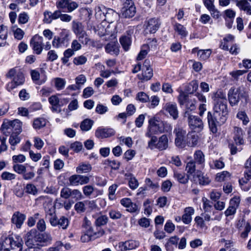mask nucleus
Returning a JSON list of instances; mask_svg holds the SVG:
<instances>
[{
	"mask_svg": "<svg viewBox=\"0 0 251 251\" xmlns=\"http://www.w3.org/2000/svg\"><path fill=\"white\" fill-rule=\"evenodd\" d=\"M213 102V113L208 112L207 120L210 130L213 133L217 132V126L223 125L227 119L228 110L226 93L218 90L212 94Z\"/></svg>",
	"mask_w": 251,
	"mask_h": 251,
	"instance_id": "obj_1",
	"label": "nucleus"
},
{
	"mask_svg": "<svg viewBox=\"0 0 251 251\" xmlns=\"http://www.w3.org/2000/svg\"><path fill=\"white\" fill-rule=\"evenodd\" d=\"M6 76L11 79L6 85V89L8 92H11L18 87L23 85L25 82L24 75L18 67L10 69Z\"/></svg>",
	"mask_w": 251,
	"mask_h": 251,
	"instance_id": "obj_2",
	"label": "nucleus"
},
{
	"mask_svg": "<svg viewBox=\"0 0 251 251\" xmlns=\"http://www.w3.org/2000/svg\"><path fill=\"white\" fill-rule=\"evenodd\" d=\"M228 99L231 106L238 105L240 100H246L248 94L243 86L231 88L228 92Z\"/></svg>",
	"mask_w": 251,
	"mask_h": 251,
	"instance_id": "obj_3",
	"label": "nucleus"
},
{
	"mask_svg": "<svg viewBox=\"0 0 251 251\" xmlns=\"http://www.w3.org/2000/svg\"><path fill=\"white\" fill-rule=\"evenodd\" d=\"M45 217L47 219L49 220L50 224L52 226H58L59 228L66 229L69 226L68 219L65 216H61L60 219H58L54 209H50L47 211Z\"/></svg>",
	"mask_w": 251,
	"mask_h": 251,
	"instance_id": "obj_4",
	"label": "nucleus"
},
{
	"mask_svg": "<svg viewBox=\"0 0 251 251\" xmlns=\"http://www.w3.org/2000/svg\"><path fill=\"white\" fill-rule=\"evenodd\" d=\"M22 123L18 119L12 121L5 120L3 122L1 128L3 133L8 136L10 134H20L22 131Z\"/></svg>",
	"mask_w": 251,
	"mask_h": 251,
	"instance_id": "obj_5",
	"label": "nucleus"
},
{
	"mask_svg": "<svg viewBox=\"0 0 251 251\" xmlns=\"http://www.w3.org/2000/svg\"><path fill=\"white\" fill-rule=\"evenodd\" d=\"M6 237L1 243L0 251H21L22 240L20 236Z\"/></svg>",
	"mask_w": 251,
	"mask_h": 251,
	"instance_id": "obj_6",
	"label": "nucleus"
},
{
	"mask_svg": "<svg viewBox=\"0 0 251 251\" xmlns=\"http://www.w3.org/2000/svg\"><path fill=\"white\" fill-rule=\"evenodd\" d=\"M161 133V126L158 123L157 120L154 118H151L149 121V126L146 136L149 138H151L149 141L150 146L153 144L154 142L157 141V138L155 135Z\"/></svg>",
	"mask_w": 251,
	"mask_h": 251,
	"instance_id": "obj_7",
	"label": "nucleus"
},
{
	"mask_svg": "<svg viewBox=\"0 0 251 251\" xmlns=\"http://www.w3.org/2000/svg\"><path fill=\"white\" fill-rule=\"evenodd\" d=\"M70 41L69 30L63 29L58 36H55L52 41V45L54 48H64L67 47Z\"/></svg>",
	"mask_w": 251,
	"mask_h": 251,
	"instance_id": "obj_8",
	"label": "nucleus"
},
{
	"mask_svg": "<svg viewBox=\"0 0 251 251\" xmlns=\"http://www.w3.org/2000/svg\"><path fill=\"white\" fill-rule=\"evenodd\" d=\"M188 116V122L190 128L194 132H199L203 128L202 120L197 116L191 115L186 111L184 117Z\"/></svg>",
	"mask_w": 251,
	"mask_h": 251,
	"instance_id": "obj_9",
	"label": "nucleus"
},
{
	"mask_svg": "<svg viewBox=\"0 0 251 251\" xmlns=\"http://www.w3.org/2000/svg\"><path fill=\"white\" fill-rule=\"evenodd\" d=\"M36 229H31L26 234L25 245L28 249H26L25 251H40L37 248L39 244L35 238L36 237Z\"/></svg>",
	"mask_w": 251,
	"mask_h": 251,
	"instance_id": "obj_10",
	"label": "nucleus"
},
{
	"mask_svg": "<svg viewBox=\"0 0 251 251\" xmlns=\"http://www.w3.org/2000/svg\"><path fill=\"white\" fill-rule=\"evenodd\" d=\"M151 61L149 59H146L142 68V73L138 74V78L142 81H148L153 76V71L151 67Z\"/></svg>",
	"mask_w": 251,
	"mask_h": 251,
	"instance_id": "obj_11",
	"label": "nucleus"
},
{
	"mask_svg": "<svg viewBox=\"0 0 251 251\" xmlns=\"http://www.w3.org/2000/svg\"><path fill=\"white\" fill-rule=\"evenodd\" d=\"M69 184L72 186H77L88 183L90 181V176L78 174L70 176L68 179Z\"/></svg>",
	"mask_w": 251,
	"mask_h": 251,
	"instance_id": "obj_12",
	"label": "nucleus"
},
{
	"mask_svg": "<svg viewBox=\"0 0 251 251\" xmlns=\"http://www.w3.org/2000/svg\"><path fill=\"white\" fill-rule=\"evenodd\" d=\"M56 6L63 12H71L76 9L78 5L72 0H59L56 2Z\"/></svg>",
	"mask_w": 251,
	"mask_h": 251,
	"instance_id": "obj_13",
	"label": "nucleus"
},
{
	"mask_svg": "<svg viewBox=\"0 0 251 251\" xmlns=\"http://www.w3.org/2000/svg\"><path fill=\"white\" fill-rule=\"evenodd\" d=\"M30 45L36 54H40L44 49L43 38L38 34L35 35L30 41Z\"/></svg>",
	"mask_w": 251,
	"mask_h": 251,
	"instance_id": "obj_14",
	"label": "nucleus"
},
{
	"mask_svg": "<svg viewBox=\"0 0 251 251\" xmlns=\"http://www.w3.org/2000/svg\"><path fill=\"white\" fill-rule=\"evenodd\" d=\"M174 133L176 136L175 140L176 145L177 147H182L185 143L186 131L182 127L176 126L174 129Z\"/></svg>",
	"mask_w": 251,
	"mask_h": 251,
	"instance_id": "obj_15",
	"label": "nucleus"
},
{
	"mask_svg": "<svg viewBox=\"0 0 251 251\" xmlns=\"http://www.w3.org/2000/svg\"><path fill=\"white\" fill-rule=\"evenodd\" d=\"M106 9L104 6H98L96 8V14L95 16L96 18L99 19L100 20H108L110 22H112L109 20V17L111 15H112L115 17H118V15L117 13L114 12L112 10H109V12L105 13L104 11Z\"/></svg>",
	"mask_w": 251,
	"mask_h": 251,
	"instance_id": "obj_16",
	"label": "nucleus"
},
{
	"mask_svg": "<svg viewBox=\"0 0 251 251\" xmlns=\"http://www.w3.org/2000/svg\"><path fill=\"white\" fill-rule=\"evenodd\" d=\"M157 142H154L151 146H150L149 142H148V147L151 149L156 148L159 151L165 150L168 147V138L166 135H162L160 136Z\"/></svg>",
	"mask_w": 251,
	"mask_h": 251,
	"instance_id": "obj_17",
	"label": "nucleus"
},
{
	"mask_svg": "<svg viewBox=\"0 0 251 251\" xmlns=\"http://www.w3.org/2000/svg\"><path fill=\"white\" fill-rule=\"evenodd\" d=\"M115 133V130L112 128L99 127L95 132V135L99 138H105L111 137Z\"/></svg>",
	"mask_w": 251,
	"mask_h": 251,
	"instance_id": "obj_18",
	"label": "nucleus"
},
{
	"mask_svg": "<svg viewBox=\"0 0 251 251\" xmlns=\"http://www.w3.org/2000/svg\"><path fill=\"white\" fill-rule=\"evenodd\" d=\"M163 109L169 113L174 120H176L178 117V111L177 105L175 103H166Z\"/></svg>",
	"mask_w": 251,
	"mask_h": 251,
	"instance_id": "obj_19",
	"label": "nucleus"
},
{
	"mask_svg": "<svg viewBox=\"0 0 251 251\" xmlns=\"http://www.w3.org/2000/svg\"><path fill=\"white\" fill-rule=\"evenodd\" d=\"M161 22L158 18L150 19L148 21L146 28L150 33H155L160 27Z\"/></svg>",
	"mask_w": 251,
	"mask_h": 251,
	"instance_id": "obj_20",
	"label": "nucleus"
},
{
	"mask_svg": "<svg viewBox=\"0 0 251 251\" xmlns=\"http://www.w3.org/2000/svg\"><path fill=\"white\" fill-rule=\"evenodd\" d=\"M105 233L104 230L102 228H97L95 233L89 234L88 233L85 232V233L81 236V240L83 242H88L91 240L92 239H95L101 237Z\"/></svg>",
	"mask_w": 251,
	"mask_h": 251,
	"instance_id": "obj_21",
	"label": "nucleus"
},
{
	"mask_svg": "<svg viewBox=\"0 0 251 251\" xmlns=\"http://www.w3.org/2000/svg\"><path fill=\"white\" fill-rule=\"evenodd\" d=\"M140 243L138 241L129 240L125 242L120 243L119 247L121 248L122 251H125L135 249L138 247Z\"/></svg>",
	"mask_w": 251,
	"mask_h": 251,
	"instance_id": "obj_22",
	"label": "nucleus"
},
{
	"mask_svg": "<svg viewBox=\"0 0 251 251\" xmlns=\"http://www.w3.org/2000/svg\"><path fill=\"white\" fill-rule=\"evenodd\" d=\"M26 216L25 214L20 213L19 211L15 212L11 219L12 224H14L16 227L20 228L23 224Z\"/></svg>",
	"mask_w": 251,
	"mask_h": 251,
	"instance_id": "obj_23",
	"label": "nucleus"
},
{
	"mask_svg": "<svg viewBox=\"0 0 251 251\" xmlns=\"http://www.w3.org/2000/svg\"><path fill=\"white\" fill-rule=\"evenodd\" d=\"M233 139L237 145L244 144V132L240 127L235 126L233 130Z\"/></svg>",
	"mask_w": 251,
	"mask_h": 251,
	"instance_id": "obj_24",
	"label": "nucleus"
},
{
	"mask_svg": "<svg viewBox=\"0 0 251 251\" xmlns=\"http://www.w3.org/2000/svg\"><path fill=\"white\" fill-rule=\"evenodd\" d=\"M184 212L182 221L185 224H189L192 221V216L194 214L195 210L192 207H187L184 209Z\"/></svg>",
	"mask_w": 251,
	"mask_h": 251,
	"instance_id": "obj_25",
	"label": "nucleus"
},
{
	"mask_svg": "<svg viewBox=\"0 0 251 251\" xmlns=\"http://www.w3.org/2000/svg\"><path fill=\"white\" fill-rule=\"evenodd\" d=\"M236 5L240 10L245 11L247 15H251V5L247 0H236Z\"/></svg>",
	"mask_w": 251,
	"mask_h": 251,
	"instance_id": "obj_26",
	"label": "nucleus"
},
{
	"mask_svg": "<svg viewBox=\"0 0 251 251\" xmlns=\"http://www.w3.org/2000/svg\"><path fill=\"white\" fill-rule=\"evenodd\" d=\"M127 35H123L120 39V42L125 51H127L131 45L130 31L126 32Z\"/></svg>",
	"mask_w": 251,
	"mask_h": 251,
	"instance_id": "obj_27",
	"label": "nucleus"
},
{
	"mask_svg": "<svg viewBox=\"0 0 251 251\" xmlns=\"http://www.w3.org/2000/svg\"><path fill=\"white\" fill-rule=\"evenodd\" d=\"M8 29L4 25H0V47L5 46L7 43Z\"/></svg>",
	"mask_w": 251,
	"mask_h": 251,
	"instance_id": "obj_28",
	"label": "nucleus"
},
{
	"mask_svg": "<svg viewBox=\"0 0 251 251\" xmlns=\"http://www.w3.org/2000/svg\"><path fill=\"white\" fill-rule=\"evenodd\" d=\"M125 176L128 181V185L130 189L135 190L139 186L138 180L135 178L133 175L131 173H126Z\"/></svg>",
	"mask_w": 251,
	"mask_h": 251,
	"instance_id": "obj_29",
	"label": "nucleus"
},
{
	"mask_svg": "<svg viewBox=\"0 0 251 251\" xmlns=\"http://www.w3.org/2000/svg\"><path fill=\"white\" fill-rule=\"evenodd\" d=\"M36 237L35 238L39 243H48L52 240V237L50 234L45 232L44 233H39L36 231Z\"/></svg>",
	"mask_w": 251,
	"mask_h": 251,
	"instance_id": "obj_30",
	"label": "nucleus"
},
{
	"mask_svg": "<svg viewBox=\"0 0 251 251\" xmlns=\"http://www.w3.org/2000/svg\"><path fill=\"white\" fill-rule=\"evenodd\" d=\"M194 162L203 167L205 162V156L200 150L196 151L194 154Z\"/></svg>",
	"mask_w": 251,
	"mask_h": 251,
	"instance_id": "obj_31",
	"label": "nucleus"
},
{
	"mask_svg": "<svg viewBox=\"0 0 251 251\" xmlns=\"http://www.w3.org/2000/svg\"><path fill=\"white\" fill-rule=\"evenodd\" d=\"M135 13L136 8L134 5L127 8L122 7L121 9L122 15L126 18L133 17Z\"/></svg>",
	"mask_w": 251,
	"mask_h": 251,
	"instance_id": "obj_32",
	"label": "nucleus"
},
{
	"mask_svg": "<svg viewBox=\"0 0 251 251\" xmlns=\"http://www.w3.org/2000/svg\"><path fill=\"white\" fill-rule=\"evenodd\" d=\"M92 169V168L90 164L82 162L76 168V172L80 175L84 173H88L91 171Z\"/></svg>",
	"mask_w": 251,
	"mask_h": 251,
	"instance_id": "obj_33",
	"label": "nucleus"
},
{
	"mask_svg": "<svg viewBox=\"0 0 251 251\" xmlns=\"http://www.w3.org/2000/svg\"><path fill=\"white\" fill-rule=\"evenodd\" d=\"M107 53L118 55L119 52L118 44L117 42H110L105 47Z\"/></svg>",
	"mask_w": 251,
	"mask_h": 251,
	"instance_id": "obj_34",
	"label": "nucleus"
},
{
	"mask_svg": "<svg viewBox=\"0 0 251 251\" xmlns=\"http://www.w3.org/2000/svg\"><path fill=\"white\" fill-rule=\"evenodd\" d=\"M174 29L178 35L181 36V38L186 37L188 35V32L186 28L179 23H176L174 25Z\"/></svg>",
	"mask_w": 251,
	"mask_h": 251,
	"instance_id": "obj_35",
	"label": "nucleus"
},
{
	"mask_svg": "<svg viewBox=\"0 0 251 251\" xmlns=\"http://www.w3.org/2000/svg\"><path fill=\"white\" fill-rule=\"evenodd\" d=\"M82 227L84 229V232L91 234L95 233L96 232V231L94 230L91 221L86 217H85L83 219Z\"/></svg>",
	"mask_w": 251,
	"mask_h": 251,
	"instance_id": "obj_36",
	"label": "nucleus"
},
{
	"mask_svg": "<svg viewBox=\"0 0 251 251\" xmlns=\"http://www.w3.org/2000/svg\"><path fill=\"white\" fill-rule=\"evenodd\" d=\"M72 30L75 35L85 31L82 24L76 21H73L72 22Z\"/></svg>",
	"mask_w": 251,
	"mask_h": 251,
	"instance_id": "obj_37",
	"label": "nucleus"
},
{
	"mask_svg": "<svg viewBox=\"0 0 251 251\" xmlns=\"http://www.w3.org/2000/svg\"><path fill=\"white\" fill-rule=\"evenodd\" d=\"M108 221V218L106 215H101L99 216L96 218L95 225L96 226V230H97V228H101L100 227L101 226H104L106 225Z\"/></svg>",
	"mask_w": 251,
	"mask_h": 251,
	"instance_id": "obj_38",
	"label": "nucleus"
},
{
	"mask_svg": "<svg viewBox=\"0 0 251 251\" xmlns=\"http://www.w3.org/2000/svg\"><path fill=\"white\" fill-rule=\"evenodd\" d=\"M20 134L12 133L10 134V136L9 139V142L11 146V149L12 150H15V146L19 144L21 141V138L19 136Z\"/></svg>",
	"mask_w": 251,
	"mask_h": 251,
	"instance_id": "obj_39",
	"label": "nucleus"
},
{
	"mask_svg": "<svg viewBox=\"0 0 251 251\" xmlns=\"http://www.w3.org/2000/svg\"><path fill=\"white\" fill-rule=\"evenodd\" d=\"M198 86L199 83L198 80H193L187 85L186 87L185 90L187 93L192 94L197 90Z\"/></svg>",
	"mask_w": 251,
	"mask_h": 251,
	"instance_id": "obj_40",
	"label": "nucleus"
},
{
	"mask_svg": "<svg viewBox=\"0 0 251 251\" xmlns=\"http://www.w3.org/2000/svg\"><path fill=\"white\" fill-rule=\"evenodd\" d=\"M174 177L177 181L182 184H186L188 182L189 179L188 175L187 176L184 173H180L177 172L174 173Z\"/></svg>",
	"mask_w": 251,
	"mask_h": 251,
	"instance_id": "obj_41",
	"label": "nucleus"
},
{
	"mask_svg": "<svg viewBox=\"0 0 251 251\" xmlns=\"http://www.w3.org/2000/svg\"><path fill=\"white\" fill-rule=\"evenodd\" d=\"M93 124V120L86 119L81 123L80 127L82 131H88L91 128Z\"/></svg>",
	"mask_w": 251,
	"mask_h": 251,
	"instance_id": "obj_42",
	"label": "nucleus"
},
{
	"mask_svg": "<svg viewBox=\"0 0 251 251\" xmlns=\"http://www.w3.org/2000/svg\"><path fill=\"white\" fill-rule=\"evenodd\" d=\"M75 51L71 49L66 50L63 52V57L61 58L62 63L66 64L69 60V58L75 55Z\"/></svg>",
	"mask_w": 251,
	"mask_h": 251,
	"instance_id": "obj_43",
	"label": "nucleus"
},
{
	"mask_svg": "<svg viewBox=\"0 0 251 251\" xmlns=\"http://www.w3.org/2000/svg\"><path fill=\"white\" fill-rule=\"evenodd\" d=\"M197 100L192 96H190V99H188V101L186 102V108L187 109V113H188V110L193 111L196 108V104Z\"/></svg>",
	"mask_w": 251,
	"mask_h": 251,
	"instance_id": "obj_44",
	"label": "nucleus"
},
{
	"mask_svg": "<svg viewBox=\"0 0 251 251\" xmlns=\"http://www.w3.org/2000/svg\"><path fill=\"white\" fill-rule=\"evenodd\" d=\"M46 120L43 118H39L35 119L33 121V126L35 129H40L46 125Z\"/></svg>",
	"mask_w": 251,
	"mask_h": 251,
	"instance_id": "obj_45",
	"label": "nucleus"
},
{
	"mask_svg": "<svg viewBox=\"0 0 251 251\" xmlns=\"http://www.w3.org/2000/svg\"><path fill=\"white\" fill-rule=\"evenodd\" d=\"M211 53L210 50H200L198 51V56L201 60L207 59Z\"/></svg>",
	"mask_w": 251,
	"mask_h": 251,
	"instance_id": "obj_46",
	"label": "nucleus"
},
{
	"mask_svg": "<svg viewBox=\"0 0 251 251\" xmlns=\"http://www.w3.org/2000/svg\"><path fill=\"white\" fill-rule=\"evenodd\" d=\"M236 117L242 121L244 125H247L250 121L249 118L245 111H239L236 115Z\"/></svg>",
	"mask_w": 251,
	"mask_h": 251,
	"instance_id": "obj_47",
	"label": "nucleus"
},
{
	"mask_svg": "<svg viewBox=\"0 0 251 251\" xmlns=\"http://www.w3.org/2000/svg\"><path fill=\"white\" fill-rule=\"evenodd\" d=\"M230 174L227 171H223L216 175V179L217 181L221 182L227 180L230 178Z\"/></svg>",
	"mask_w": 251,
	"mask_h": 251,
	"instance_id": "obj_48",
	"label": "nucleus"
},
{
	"mask_svg": "<svg viewBox=\"0 0 251 251\" xmlns=\"http://www.w3.org/2000/svg\"><path fill=\"white\" fill-rule=\"evenodd\" d=\"M54 85L57 90H61L64 89L66 84V81L64 79L56 77L54 79Z\"/></svg>",
	"mask_w": 251,
	"mask_h": 251,
	"instance_id": "obj_49",
	"label": "nucleus"
},
{
	"mask_svg": "<svg viewBox=\"0 0 251 251\" xmlns=\"http://www.w3.org/2000/svg\"><path fill=\"white\" fill-rule=\"evenodd\" d=\"M245 174L248 179H250L251 178V155L246 160L245 163Z\"/></svg>",
	"mask_w": 251,
	"mask_h": 251,
	"instance_id": "obj_50",
	"label": "nucleus"
},
{
	"mask_svg": "<svg viewBox=\"0 0 251 251\" xmlns=\"http://www.w3.org/2000/svg\"><path fill=\"white\" fill-rule=\"evenodd\" d=\"M12 168L13 170L16 173L22 175L26 171V169L25 165L21 164L15 163L13 165Z\"/></svg>",
	"mask_w": 251,
	"mask_h": 251,
	"instance_id": "obj_51",
	"label": "nucleus"
},
{
	"mask_svg": "<svg viewBox=\"0 0 251 251\" xmlns=\"http://www.w3.org/2000/svg\"><path fill=\"white\" fill-rule=\"evenodd\" d=\"M185 170L189 175L194 174L196 171V163L192 160L188 162L186 164Z\"/></svg>",
	"mask_w": 251,
	"mask_h": 251,
	"instance_id": "obj_52",
	"label": "nucleus"
},
{
	"mask_svg": "<svg viewBox=\"0 0 251 251\" xmlns=\"http://www.w3.org/2000/svg\"><path fill=\"white\" fill-rule=\"evenodd\" d=\"M136 100L145 103L150 100L149 96L143 92L138 93L136 96Z\"/></svg>",
	"mask_w": 251,
	"mask_h": 251,
	"instance_id": "obj_53",
	"label": "nucleus"
},
{
	"mask_svg": "<svg viewBox=\"0 0 251 251\" xmlns=\"http://www.w3.org/2000/svg\"><path fill=\"white\" fill-rule=\"evenodd\" d=\"M210 168L212 169H221L225 167V163L221 159L213 160L212 163H209Z\"/></svg>",
	"mask_w": 251,
	"mask_h": 251,
	"instance_id": "obj_54",
	"label": "nucleus"
},
{
	"mask_svg": "<svg viewBox=\"0 0 251 251\" xmlns=\"http://www.w3.org/2000/svg\"><path fill=\"white\" fill-rule=\"evenodd\" d=\"M25 192L27 194L36 195L38 193V190L36 187L33 184H27L25 188Z\"/></svg>",
	"mask_w": 251,
	"mask_h": 251,
	"instance_id": "obj_55",
	"label": "nucleus"
},
{
	"mask_svg": "<svg viewBox=\"0 0 251 251\" xmlns=\"http://www.w3.org/2000/svg\"><path fill=\"white\" fill-rule=\"evenodd\" d=\"M70 198L75 201L81 200L82 198V193L78 189H71Z\"/></svg>",
	"mask_w": 251,
	"mask_h": 251,
	"instance_id": "obj_56",
	"label": "nucleus"
},
{
	"mask_svg": "<svg viewBox=\"0 0 251 251\" xmlns=\"http://www.w3.org/2000/svg\"><path fill=\"white\" fill-rule=\"evenodd\" d=\"M197 177L199 178V184L202 185H205L210 182V180L209 178L206 176H203L202 174H201V172L197 173Z\"/></svg>",
	"mask_w": 251,
	"mask_h": 251,
	"instance_id": "obj_57",
	"label": "nucleus"
},
{
	"mask_svg": "<svg viewBox=\"0 0 251 251\" xmlns=\"http://www.w3.org/2000/svg\"><path fill=\"white\" fill-rule=\"evenodd\" d=\"M160 125L161 126V133L164 132H169L172 130V126L170 123L165 122L162 121Z\"/></svg>",
	"mask_w": 251,
	"mask_h": 251,
	"instance_id": "obj_58",
	"label": "nucleus"
},
{
	"mask_svg": "<svg viewBox=\"0 0 251 251\" xmlns=\"http://www.w3.org/2000/svg\"><path fill=\"white\" fill-rule=\"evenodd\" d=\"M76 35L77 36L78 40L82 44H87L90 40L85 30L82 32L81 33L76 34Z\"/></svg>",
	"mask_w": 251,
	"mask_h": 251,
	"instance_id": "obj_59",
	"label": "nucleus"
},
{
	"mask_svg": "<svg viewBox=\"0 0 251 251\" xmlns=\"http://www.w3.org/2000/svg\"><path fill=\"white\" fill-rule=\"evenodd\" d=\"M251 226L249 223H245L244 229L243 231L240 233V237L243 239H246L248 236L249 233L251 231Z\"/></svg>",
	"mask_w": 251,
	"mask_h": 251,
	"instance_id": "obj_60",
	"label": "nucleus"
},
{
	"mask_svg": "<svg viewBox=\"0 0 251 251\" xmlns=\"http://www.w3.org/2000/svg\"><path fill=\"white\" fill-rule=\"evenodd\" d=\"M190 99V96L185 94L184 92L181 91L178 97V102L180 105H183L188 101Z\"/></svg>",
	"mask_w": 251,
	"mask_h": 251,
	"instance_id": "obj_61",
	"label": "nucleus"
},
{
	"mask_svg": "<svg viewBox=\"0 0 251 251\" xmlns=\"http://www.w3.org/2000/svg\"><path fill=\"white\" fill-rule=\"evenodd\" d=\"M16 175L8 172H4L1 175V177L3 180H12L16 178Z\"/></svg>",
	"mask_w": 251,
	"mask_h": 251,
	"instance_id": "obj_62",
	"label": "nucleus"
},
{
	"mask_svg": "<svg viewBox=\"0 0 251 251\" xmlns=\"http://www.w3.org/2000/svg\"><path fill=\"white\" fill-rule=\"evenodd\" d=\"M29 16L26 13L23 12L18 16V22L20 24H25L28 22Z\"/></svg>",
	"mask_w": 251,
	"mask_h": 251,
	"instance_id": "obj_63",
	"label": "nucleus"
},
{
	"mask_svg": "<svg viewBox=\"0 0 251 251\" xmlns=\"http://www.w3.org/2000/svg\"><path fill=\"white\" fill-rule=\"evenodd\" d=\"M87 60V58L83 55H80L74 58L73 63L76 65H81L85 64Z\"/></svg>",
	"mask_w": 251,
	"mask_h": 251,
	"instance_id": "obj_64",
	"label": "nucleus"
}]
</instances>
